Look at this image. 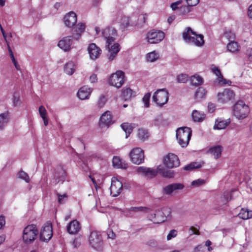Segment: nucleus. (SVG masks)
Instances as JSON below:
<instances>
[{
    "label": "nucleus",
    "mask_w": 252,
    "mask_h": 252,
    "mask_svg": "<svg viewBox=\"0 0 252 252\" xmlns=\"http://www.w3.org/2000/svg\"><path fill=\"white\" fill-rule=\"evenodd\" d=\"M129 157L133 163L137 165L142 163L145 158L144 151L139 147L134 148L131 150Z\"/></svg>",
    "instance_id": "10"
},
{
    "label": "nucleus",
    "mask_w": 252,
    "mask_h": 252,
    "mask_svg": "<svg viewBox=\"0 0 252 252\" xmlns=\"http://www.w3.org/2000/svg\"><path fill=\"white\" fill-rule=\"evenodd\" d=\"M136 172L137 174L148 178H153L155 177L158 173V172L156 170L145 166L138 167L136 169Z\"/></svg>",
    "instance_id": "16"
},
{
    "label": "nucleus",
    "mask_w": 252,
    "mask_h": 252,
    "mask_svg": "<svg viewBox=\"0 0 252 252\" xmlns=\"http://www.w3.org/2000/svg\"><path fill=\"white\" fill-rule=\"evenodd\" d=\"M222 150V147L221 146L217 145L210 148L208 152L214 155L217 159L220 156Z\"/></svg>",
    "instance_id": "30"
},
{
    "label": "nucleus",
    "mask_w": 252,
    "mask_h": 252,
    "mask_svg": "<svg viewBox=\"0 0 252 252\" xmlns=\"http://www.w3.org/2000/svg\"><path fill=\"white\" fill-rule=\"evenodd\" d=\"M89 245L96 251H101L103 248V242L100 233L96 231H92L89 238Z\"/></svg>",
    "instance_id": "7"
},
{
    "label": "nucleus",
    "mask_w": 252,
    "mask_h": 252,
    "mask_svg": "<svg viewBox=\"0 0 252 252\" xmlns=\"http://www.w3.org/2000/svg\"><path fill=\"white\" fill-rule=\"evenodd\" d=\"M206 91L202 87L199 88L194 94V97L197 100H200L205 96Z\"/></svg>",
    "instance_id": "37"
},
{
    "label": "nucleus",
    "mask_w": 252,
    "mask_h": 252,
    "mask_svg": "<svg viewBox=\"0 0 252 252\" xmlns=\"http://www.w3.org/2000/svg\"><path fill=\"white\" fill-rule=\"evenodd\" d=\"M151 97V94L150 93H146L142 98L144 106L145 107H148L149 106V100Z\"/></svg>",
    "instance_id": "47"
},
{
    "label": "nucleus",
    "mask_w": 252,
    "mask_h": 252,
    "mask_svg": "<svg viewBox=\"0 0 252 252\" xmlns=\"http://www.w3.org/2000/svg\"><path fill=\"white\" fill-rule=\"evenodd\" d=\"M81 229V224L76 220L70 222L67 226V231L70 234H75Z\"/></svg>",
    "instance_id": "21"
},
{
    "label": "nucleus",
    "mask_w": 252,
    "mask_h": 252,
    "mask_svg": "<svg viewBox=\"0 0 252 252\" xmlns=\"http://www.w3.org/2000/svg\"><path fill=\"white\" fill-rule=\"evenodd\" d=\"M103 37L106 40V47L109 52V60L112 61L120 51V45L114 43V36L117 35V31L113 27H108L102 32Z\"/></svg>",
    "instance_id": "1"
},
{
    "label": "nucleus",
    "mask_w": 252,
    "mask_h": 252,
    "mask_svg": "<svg viewBox=\"0 0 252 252\" xmlns=\"http://www.w3.org/2000/svg\"><path fill=\"white\" fill-rule=\"evenodd\" d=\"M248 13L250 18L252 19V4L249 7Z\"/></svg>",
    "instance_id": "64"
},
{
    "label": "nucleus",
    "mask_w": 252,
    "mask_h": 252,
    "mask_svg": "<svg viewBox=\"0 0 252 252\" xmlns=\"http://www.w3.org/2000/svg\"><path fill=\"white\" fill-rule=\"evenodd\" d=\"M106 101V99L104 95L101 94L100 95L98 100L97 101V105L99 107H103Z\"/></svg>",
    "instance_id": "48"
},
{
    "label": "nucleus",
    "mask_w": 252,
    "mask_h": 252,
    "mask_svg": "<svg viewBox=\"0 0 252 252\" xmlns=\"http://www.w3.org/2000/svg\"><path fill=\"white\" fill-rule=\"evenodd\" d=\"M203 164V162H192L186 165L184 167V169L185 170H192L193 169H198L201 167Z\"/></svg>",
    "instance_id": "34"
},
{
    "label": "nucleus",
    "mask_w": 252,
    "mask_h": 252,
    "mask_svg": "<svg viewBox=\"0 0 252 252\" xmlns=\"http://www.w3.org/2000/svg\"><path fill=\"white\" fill-rule=\"evenodd\" d=\"M189 231H191L190 235L192 234H199V230L198 228L191 226L189 229Z\"/></svg>",
    "instance_id": "57"
},
{
    "label": "nucleus",
    "mask_w": 252,
    "mask_h": 252,
    "mask_svg": "<svg viewBox=\"0 0 252 252\" xmlns=\"http://www.w3.org/2000/svg\"><path fill=\"white\" fill-rule=\"evenodd\" d=\"M164 37L165 34L162 31L154 30L147 33L146 38L149 43L155 44L162 41Z\"/></svg>",
    "instance_id": "12"
},
{
    "label": "nucleus",
    "mask_w": 252,
    "mask_h": 252,
    "mask_svg": "<svg viewBox=\"0 0 252 252\" xmlns=\"http://www.w3.org/2000/svg\"><path fill=\"white\" fill-rule=\"evenodd\" d=\"M108 238L111 239H114L115 237V234L112 231H109L107 232Z\"/></svg>",
    "instance_id": "63"
},
{
    "label": "nucleus",
    "mask_w": 252,
    "mask_h": 252,
    "mask_svg": "<svg viewBox=\"0 0 252 252\" xmlns=\"http://www.w3.org/2000/svg\"><path fill=\"white\" fill-rule=\"evenodd\" d=\"M247 55L249 61L252 62V48L247 50Z\"/></svg>",
    "instance_id": "61"
},
{
    "label": "nucleus",
    "mask_w": 252,
    "mask_h": 252,
    "mask_svg": "<svg viewBox=\"0 0 252 252\" xmlns=\"http://www.w3.org/2000/svg\"><path fill=\"white\" fill-rule=\"evenodd\" d=\"M58 202L60 204H63L64 203V201H63V199L64 198L67 197V195L66 194H64L63 195H61L60 194H58Z\"/></svg>",
    "instance_id": "58"
},
{
    "label": "nucleus",
    "mask_w": 252,
    "mask_h": 252,
    "mask_svg": "<svg viewBox=\"0 0 252 252\" xmlns=\"http://www.w3.org/2000/svg\"><path fill=\"white\" fill-rule=\"evenodd\" d=\"M73 247L75 248H78L81 245V240L80 238H75L72 243Z\"/></svg>",
    "instance_id": "56"
},
{
    "label": "nucleus",
    "mask_w": 252,
    "mask_h": 252,
    "mask_svg": "<svg viewBox=\"0 0 252 252\" xmlns=\"http://www.w3.org/2000/svg\"><path fill=\"white\" fill-rule=\"evenodd\" d=\"M18 177L19 178L24 180L27 183L30 182V178L28 174L23 171H21L19 172Z\"/></svg>",
    "instance_id": "46"
},
{
    "label": "nucleus",
    "mask_w": 252,
    "mask_h": 252,
    "mask_svg": "<svg viewBox=\"0 0 252 252\" xmlns=\"http://www.w3.org/2000/svg\"><path fill=\"white\" fill-rule=\"evenodd\" d=\"M177 235V231L175 229H172L170 231L169 233L167 236V240H170L172 238L175 237Z\"/></svg>",
    "instance_id": "50"
},
{
    "label": "nucleus",
    "mask_w": 252,
    "mask_h": 252,
    "mask_svg": "<svg viewBox=\"0 0 252 252\" xmlns=\"http://www.w3.org/2000/svg\"><path fill=\"white\" fill-rule=\"evenodd\" d=\"M123 189L122 183L118 180H112L110 187L111 194L113 197L118 196Z\"/></svg>",
    "instance_id": "17"
},
{
    "label": "nucleus",
    "mask_w": 252,
    "mask_h": 252,
    "mask_svg": "<svg viewBox=\"0 0 252 252\" xmlns=\"http://www.w3.org/2000/svg\"><path fill=\"white\" fill-rule=\"evenodd\" d=\"M63 22L68 28L73 27L77 22V15L75 13L71 11L66 14L63 18Z\"/></svg>",
    "instance_id": "19"
},
{
    "label": "nucleus",
    "mask_w": 252,
    "mask_h": 252,
    "mask_svg": "<svg viewBox=\"0 0 252 252\" xmlns=\"http://www.w3.org/2000/svg\"><path fill=\"white\" fill-rule=\"evenodd\" d=\"M203 246L202 245L197 246L194 249V252H203L202 248Z\"/></svg>",
    "instance_id": "59"
},
{
    "label": "nucleus",
    "mask_w": 252,
    "mask_h": 252,
    "mask_svg": "<svg viewBox=\"0 0 252 252\" xmlns=\"http://www.w3.org/2000/svg\"><path fill=\"white\" fill-rule=\"evenodd\" d=\"M10 119V113L5 112L0 114V130H2Z\"/></svg>",
    "instance_id": "25"
},
{
    "label": "nucleus",
    "mask_w": 252,
    "mask_h": 252,
    "mask_svg": "<svg viewBox=\"0 0 252 252\" xmlns=\"http://www.w3.org/2000/svg\"><path fill=\"white\" fill-rule=\"evenodd\" d=\"M85 29V25L83 23H78L72 29V35L67 36L63 37L58 43V46L64 50L68 51L70 49L71 45L72 44V39L77 40L81 37L82 33Z\"/></svg>",
    "instance_id": "2"
},
{
    "label": "nucleus",
    "mask_w": 252,
    "mask_h": 252,
    "mask_svg": "<svg viewBox=\"0 0 252 252\" xmlns=\"http://www.w3.org/2000/svg\"><path fill=\"white\" fill-rule=\"evenodd\" d=\"M232 113L238 120H243L248 116L250 113V108L248 105L242 100L237 101L233 106Z\"/></svg>",
    "instance_id": "5"
},
{
    "label": "nucleus",
    "mask_w": 252,
    "mask_h": 252,
    "mask_svg": "<svg viewBox=\"0 0 252 252\" xmlns=\"http://www.w3.org/2000/svg\"><path fill=\"white\" fill-rule=\"evenodd\" d=\"M239 218L243 220H248L252 218V211L248 209H241L240 212L238 214Z\"/></svg>",
    "instance_id": "32"
},
{
    "label": "nucleus",
    "mask_w": 252,
    "mask_h": 252,
    "mask_svg": "<svg viewBox=\"0 0 252 252\" xmlns=\"http://www.w3.org/2000/svg\"><path fill=\"white\" fill-rule=\"evenodd\" d=\"M187 3L189 6H194L197 5L199 0H186Z\"/></svg>",
    "instance_id": "54"
},
{
    "label": "nucleus",
    "mask_w": 252,
    "mask_h": 252,
    "mask_svg": "<svg viewBox=\"0 0 252 252\" xmlns=\"http://www.w3.org/2000/svg\"><path fill=\"white\" fill-rule=\"evenodd\" d=\"M39 113L42 119L47 117V111L43 106H40L39 107Z\"/></svg>",
    "instance_id": "49"
},
{
    "label": "nucleus",
    "mask_w": 252,
    "mask_h": 252,
    "mask_svg": "<svg viewBox=\"0 0 252 252\" xmlns=\"http://www.w3.org/2000/svg\"><path fill=\"white\" fill-rule=\"evenodd\" d=\"M181 2L180 1H178L176 2L173 3L171 5V7L172 8V10H175L176 9L178 8L177 5L180 3Z\"/></svg>",
    "instance_id": "62"
},
{
    "label": "nucleus",
    "mask_w": 252,
    "mask_h": 252,
    "mask_svg": "<svg viewBox=\"0 0 252 252\" xmlns=\"http://www.w3.org/2000/svg\"><path fill=\"white\" fill-rule=\"evenodd\" d=\"M227 48L229 52L235 53L239 50L240 46L237 42L232 41L227 44Z\"/></svg>",
    "instance_id": "35"
},
{
    "label": "nucleus",
    "mask_w": 252,
    "mask_h": 252,
    "mask_svg": "<svg viewBox=\"0 0 252 252\" xmlns=\"http://www.w3.org/2000/svg\"><path fill=\"white\" fill-rule=\"evenodd\" d=\"M88 51L90 58L93 60L97 59L101 54V50L94 43L89 45Z\"/></svg>",
    "instance_id": "18"
},
{
    "label": "nucleus",
    "mask_w": 252,
    "mask_h": 252,
    "mask_svg": "<svg viewBox=\"0 0 252 252\" xmlns=\"http://www.w3.org/2000/svg\"><path fill=\"white\" fill-rule=\"evenodd\" d=\"M75 64L73 62L66 63L64 67V72L68 75H71L75 70Z\"/></svg>",
    "instance_id": "31"
},
{
    "label": "nucleus",
    "mask_w": 252,
    "mask_h": 252,
    "mask_svg": "<svg viewBox=\"0 0 252 252\" xmlns=\"http://www.w3.org/2000/svg\"><path fill=\"white\" fill-rule=\"evenodd\" d=\"M182 36L186 43L196 46H202L204 43L203 35L197 34L191 28L187 27L183 32Z\"/></svg>",
    "instance_id": "3"
},
{
    "label": "nucleus",
    "mask_w": 252,
    "mask_h": 252,
    "mask_svg": "<svg viewBox=\"0 0 252 252\" xmlns=\"http://www.w3.org/2000/svg\"><path fill=\"white\" fill-rule=\"evenodd\" d=\"M92 92V89L88 86H83L78 91L77 96L81 100L87 99Z\"/></svg>",
    "instance_id": "22"
},
{
    "label": "nucleus",
    "mask_w": 252,
    "mask_h": 252,
    "mask_svg": "<svg viewBox=\"0 0 252 252\" xmlns=\"http://www.w3.org/2000/svg\"><path fill=\"white\" fill-rule=\"evenodd\" d=\"M190 6H181L180 8V11L182 14L188 13L190 11V9L189 8Z\"/></svg>",
    "instance_id": "53"
},
{
    "label": "nucleus",
    "mask_w": 252,
    "mask_h": 252,
    "mask_svg": "<svg viewBox=\"0 0 252 252\" xmlns=\"http://www.w3.org/2000/svg\"><path fill=\"white\" fill-rule=\"evenodd\" d=\"M38 230L34 224L29 225L25 228L23 231V239L26 244H30L37 237Z\"/></svg>",
    "instance_id": "8"
},
{
    "label": "nucleus",
    "mask_w": 252,
    "mask_h": 252,
    "mask_svg": "<svg viewBox=\"0 0 252 252\" xmlns=\"http://www.w3.org/2000/svg\"><path fill=\"white\" fill-rule=\"evenodd\" d=\"M158 172L163 177L171 178L174 176L173 171L167 169L162 165H159L157 167Z\"/></svg>",
    "instance_id": "24"
},
{
    "label": "nucleus",
    "mask_w": 252,
    "mask_h": 252,
    "mask_svg": "<svg viewBox=\"0 0 252 252\" xmlns=\"http://www.w3.org/2000/svg\"><path fill=\"white\" fill-rule=\"evenodd\" d=\"M159 58L158 54L156 51H153L147 54V60L150 62H154Z\"/></svg>",
    "instance_id": "39"
},
{
    "label": "nucleus",
    "mask_w": 252,
    "mask_h": 252,
    "mask_svg": "<svg viewBox=\"0 0 252 252\" xmlns=\"http://www.w3.org/2000/svg\"><path fill=\"white\" fill-rule=\"evenodd\" d=\"M235 94L233 91L229 89H224L217 95L218 101L221 103H226L234 99Z\"/></svg>",
    "instance_id": "14"
},
{
    "label": "nucleus",
    "mask_w": 252,
    "mask_h": 252,
    "mask_svg": "<svg viewBox=\"0 0 252 252\" xmlns=\"http://www.w3.org/2000/svg\"><path fill=\"white\" fill-rule=\"evenodd\" d=\"M192 118L196 122H202L204 119L203 115L200 114L197 111L194 110L192 113Z\"/></svg>",
    "instance_id": "40"
},
{
    "label": "nucleus",
    "mask_w": 252,
    "mask_h": 252,
    "mask_svg": "<svg viewBox=\"0 0 252 252\" xmlns=\"http://www.w3.org/2000/svg\"><path fill=\"white\" fill-rule=\"evenodd\" d=\"M21 104V101L19 96L14 95L13 97V105L14 106H18Z\"/></svg>",
    "instance_id": "52"
},
{
    "label": "nucleus",
    "mask_w": 252,
    "mask_h": 252,
    "mask_svg": "<svg viewBox=\"0 0 252 252\" xmlns=\"http://www.w3.org/2000/svg\"><path fill=\"white\" fill-rule=\"evenodd\" d=\"M171 213L170 209L167 207H163L160 210H156L148 216L149 220L154 223H160L164 222Z\"/></svg>",
    "instance_id": "6"
},
{
    "label": "nucleus",
    "mask_w": 252,
    "mask_h": 252,
    "mask_svg": "<svg viewBox=\"0 0 252 252\" xmlns=\"http://www.w3.org/2000/svg\"><path fill=\"white\" fill-rule=\"evenodd\" d=\"M212 70L213 73L215 74L218 77L219 83L222 84L226 83L225 82L226 79L223 77V76L221 74L220 69L218 67L214 66L212 68Z\"/></svg>",
    "instance_id": "33"
},
{
    "label": "nucleus",
    "mask_w": 252,
    "mask_h": 252,
    "mask_svg": "<svg viewBox=\"0 0 252 252\" xmlns=\"http://www.w3.org/2000/svg\"><path fill=\"white\" fill-rule=\"evenodd\" d=\"M135 25V23H130L129 18L126 16H123L120 21V27L122 31L126 30L129 27H133Z\"/></svg>",
    "instance_id": "26"
},
{
    "label": "nucleus",
    "mask_w": 252,
    "mask_h": 252,
    "mask_svg": "<svg viewBox=\"0 0 252 252\" xmlns=\"http://www.w3.org/2000/svg\"><path fill=\"white\" fill-rule=\"evenodd\" d=\"M191 133V128L187 126L179 127L177 129L176 138L182 147H186L189 144Z\"/></svg>",
    "instance_id": "4"
},
{
    "label": "nucleus",
    "mask_w": 252,
    "mask_h": 252,
    "mask_svg": "<svg viewBox=\"0 0 252 252\" xmlns=\"http://www.w3.org/2000/svg\"><path fill=\"white\" fill-rule=\"evenodd\" d=\"M137 136L140 140L144 141L149 138L150 137V133L148 129L144 128H140L138 129Z\"/></svg>",
    "instance_id": "28"
},
{
    "label": "nucleus",
    "mask_w": 252,
    "mask_h": 252,
    "mask_svg": "<svg viewBox=\"0 0 252 252\" xmlns=\"http://www.w3.org/2000/svg\"><path fill=\"white\" fill-rule=\"evenodd\" d=\"M203 83L202 77L198 75H193L190 78V83L194 86H198Z\"/></svg>",
    "instance_id": "38"
},
{
    "label": "nucleus",
    "mask_w": 252,
    "mask_h": 252,
    "mask_svg": "<svg viewBox=\"0 0 252 252\" xmlns=\"http://www.w3.org/2000/svg\"><path fill=\"white\" fill-rule=\"evenodd\" d=\"M100 121L101 126H106L108 127L111 125L113 123L111 112L109 111H107L104 112L101 116Z\"/></svg>",
    "instance_id": "23"
},
{
    "label": "nucleus",
    "mask_w": 252,
    "mask_h": 252,
    "mask_svg": "<svg viewBox=\"0 0 252 252\" xmlns=\"http://www.w3.org/2000/svg\"><path fill=\"white\" fill-rule=\"evenodd\" d=\"M133 92L129 88L124 89L122 91V97L125 100L129 99L132 95Z\"/></svg>",
    "instance_id": "36"
},
{
    "label": "nucleus",
    "mask_w": 252,
    "mask_h": 252,
    "mask_svg": "<svg viewBox=\"0 0 252 252\" xmlns=\"http://www.w3.org/2000/svg\"><path fill=\"white\" fill-rule=\"evenodd\" d=\"M169 97V93L166 89L158 90L154 94L153 100L159 106L166 104Z\"/></svg>",
    "instance_id": "9"
},
{
    "label": "nucleus",
    "mask_w": 252,
    "mask_h": 252,
    "mask_svg": "<svg viewBox=\"0 0 252 252\" xmlns=\"http://www.w3.org/2000/svg\"><path fill=\"white\" fill-rule=\"evenodd\" d=\"M112 163L113 166L122 169H126L128 167V165L125 161H123L118 157H114L113 158Z\"/></svg>",
    "instance_id": "27"
},
{
    "label": "nucleus",
    "mask_w": 252,
    "mask_h": 252,
    "mask_svg": "<svg viewBox=\"0 0 252 252\" xmlns=\"http://www.w3.org/2000/svg\"><path fill=\"white\" fill-rule=\"evenodd\" d=\"M163 164L168 168H173L178 167L180 162L177 155L169 153L164 157Z\"/></svg>",
    "instance_id": "13"
},
{
    "label": "nucleus",
    "mask_w": 252,
    "mask_h": 252,
    "mask_svg": "<svg viewBox=\"0 0 252 252\" xmlns=\"http://www.w3.org/2000/svg\"><path fill=\"white\" fill-rule=\"evenodd\" d=\"M223 36L224 37L227 38L229 42L234 41L235 39V34L231 31L225 32Z\"/></svg>",
    "instance_id": "43"
},
{
    "label": "nucleus",
    "mask_w": 252,
    "mask_h": 252,
    "mask_svg": "<svg viewBox=\"0 0 252 252\" xmlns=\"http://www.w3.org/2000/svg\"><path fill=\"white\" fill-rule=\"evenodd\" d=\"M122 128L126 132V138H127L135 127V124L124 123L121 125Z\"/></svg>",
    "instance_id": "29"
},
{
    "label": "nucleus",
    "mask_w": 252,
    "mask_h": 252,
    "mask_svg": "<svg viewBox=\"0 0 252 252\" xmlns=\"http://www.w3.org/2000/svg\"><path fill=\"white\" fill-rule=\"evenodd\" d=\"M125 81V74L122 71L118 70L112 74L109 80V84L117 88H120Z\"/></svg>",
    "instance_id": "11"
},
{
    "label": "nucleus",
    "mask_w": 252,
    "mask_h": 252,
    "mask_svg": "<svg viewBox=\"0 0 252 252\" xmlns=\"http://www.w3.org/2000/svg\"><path fill=\"white\" fill-rule=\"evenodd\" d=\"M228 126V123L225 121H220L216 122V124L214 126V129H221L225 128Z\"/></svg>",
    "instance_id": "41"
},
{
    "label": "nucleus",
    "mask_w": 252,
    "mask_h": 252,
    "mask_svg": "<svg viewBox=\"0 0 252 252\" xmlns=\"http://www.w3.org/2000/svg\"><path fill=\"white\" fill-rule=\"evenodd\" d=\"M52 226L50 222L45 224L41 229L40 239L43 241H48L52 237Z\"/></svg>",
    "instance_id": "15"
},
{
    "label": "nucleus",
    "mask_w": 252,
    "mask_h": 252,
    "mask_svg": "<svg viewBox=\"0 0 252 252\" xmlns=\"http://www.w3.org/2000/svg\"><path fill=\"white\" fill-rule=\"evenodd\" d=\"M208 110L210 113H213L216 110V105L212 102H209L208 105Z\"/></svg>",
    "instance_id": "55"
},
{
    "label": "nucleus",
    "mask_w": 252,
    "mask_h": 252,
    "mask_svg": "<svg viewBox=\"0 0 252 252\" xmlns=\"http://www.w3.org/2000/svg\"><path fill=\"white\" fill-rule=\"evenodd\" d=\"M231 199V195L228 192H224L221 196L220 200L223 204L227 203Z\"/></svg>",
    "instance_id": "42"
},
{
    "label": "nucleus",
    "mask_w": 252,
    "mask_h": 252,
    "mask_svg": "<svg viewBox=\"0 0 252 252\" xmlns=\"http://www.w3.org/2000/svg\"><path fill=\"white\" fill-rule=\"evenodd\" d=\"M188 75L186 74H181L177 76V80L178 83H185L188 81Z\"/></svg>",
    "instance_id": "44"
},
{
    "label": "nucleus",
    "mask_w": 252,
    "mask_h": 252,
    "mask_svg": "<svg viewBox=\"0 0 252 252\" xmlns=\"http://www.w3.org/2000/svg\"><path fill=\"white\" fill-rule=\"evenodd\" d=\"M184 186L180 183H173L165 186L162 189V193L165 194H170L174 190L182 189Z\"/></svg>",
    "instance_id": "20"
},
{
    "label": "nucleus",
    "mask_w": 252,
    "mask_h": 252,
    "mask_svg": "<svg viewBox=\"0 0 252 252\" xmlns=\"http://www.w3.org/2000/svg\"><path fill=\"white\" fill-rule=\"evenodd\" d=\"M97 80V78L96 74H93L90 77V81L91 83H95Z\"/></svg>",
    "instance_id": "60"
},
{
    "label": "nucleus",
    "mask_w": 252,
    "mask_h": 252,
    "mask_svg": "<svg viewBox=\"0 0 252 252\" xmlns=\"http://www.w3.org/2000/svg\"><path fill=\"white\" fill-rule=\"evenodd\" d=\"M149 209L144 207H132L129 209V211L138 212H147Z\"/></svg>",
    "instance_id": "45"
},
{
    "label": "nucleus",
    "mask_w": 252,
    "mask_h": 252,
    "mask_svg": "<svg viewBox=\"0 0 252 252\" xmlns=\"http://www.w3.org/2000/svg\"><path fill=\"white\" fill-rule=\"evenodd\" d=\"M205 183V180L199 179L192 182L191 185L195 186H199Z\"/></svg>",
    "instance_id": "51"
}]
</instances>
